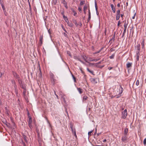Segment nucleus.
<instances>
[{
	"instance_id": "423d86ee",
	"label": "nucleus",
	"mask_w": 146,
	"mask_h": 146,
	"mask_svg": "<svg viewBox=\"0 0 146 146\" xmlns=\"http://www.w3.org/2000/svg\"><path fill=\"white\" fill-rule=\"evenodd\" d=\"M111 9L113 11V12L114 13H115V7H114L113 5V4H111L110 5Z\"/></svg>"
},
{
	"instance_id": "bf43d9fd",
	"label": "nucleus",
	"mask_w": 146,
	"mask_h": 146,
	"mask_svg": "<svg viewBox=\"0 0 146 146\" xmlns=\"http://www.w3.org/2000/svg\"><path fill=\"white\" fill-rule=\"evenodd\" d=\"M39 72H40L39 73L40 74V75L41 76V71L40 70Z\"/></svg>"
},
{
	"instance_id": "338daca9",
	"label": "nucleus",
	"mask_w": 146,
	"mask_h": 146,
	"mask_svg": "<svg viewBox=\"0 0 146 146\" xmlns=\"http://www.w3.org/2000/svg\"><path fill=\"white\" fill-rule=\"evenodd\" d=\"M123 15H122V14H121V17L122 18V17H123Z\"/></svg>"
},
{
	"instance_id": "b1692460",
	"label": "nucleus",
	"mask_w": 146,
	"mask_h": 146,
	"mask_svg": "<svg viewBox=\"0 0 146 146\" xmlns=\"http://www.w3.org/2000/svg\"><path fill=\"white\" fill-rule=\"evenodd\" d=\"M62 100L64 101V102L65 103L66 102V101H65V96H63L62 97Z\"/></svg>"
},
{
	"instance_id": "37998d69",
	"label": "nucleus",
	"mask_w": 146,
	"mask_h": 146,
	"mask_svg": "<svg viewBox=\"0 0 146 146\" xmlns=\"http://www.w3.org/2000/svg\"><path fill=\"white\" fill-rule=\"evenodd\" d=\"M78 10L80 12L82 11V8L81 7H79Z\"/></svg>"
},
{
	"instance_id": "13d9d810",
	"label": "nucleus",
	"mask_w": 146,
	"mask_h": 146,
	"mask_svg": "<svg viewBox=\"0 0 146 146\" xmlns=\"http://www.w3.org/2000/svg\"><path fill=\"white\" fill-rule=\"evenodd\" d=\"M67 53L68 54V55L69 56H71L69 52H68Z\"/></svg>"
},
{
	"instance_id": "ea45409f",
	"label": "nucleus",
	"mask_w": 146,
	"mask_h": 146,
	"mask_svg": "<svg viewBox=\"0 0 146 146\" xmlns=\"http://www.w3.org/2000/svg\"><path fill=\"white\" fill-rule=\"evenodd\" d=\"M73 12L74 13V16H76V15L77 14V13L74 11V10H73Z\"/></svg>"
},
{
	"instance_id": "9b49d317",
	"label": "nucleus",
	"mask_w": 146,
	"mask_h": 146,
	"mask_svg": "<svg viewBox=\"0 0 146 146\" xmlns=\"http://www.w3.org/2000/svg\"><path fill=\"white\" fill-rule=\"evenodd\" d=\"M86 58L88 59V61H93V58H92L88 57H87Z\"/></svg>"
},
{
	"instance_id": "4be33fe9",
	"label": "nucleus",
	"mask_w": 146,
	"mask_h": 146,
	"mask_svg": "<svg viewBox=\"0 0 146 146\" xmlns=\"http://www.w3.org/2000/svg\"><path fill=\"white\" fill-rule=\"evenodd\" d=\"M88 98L86 96H84L83 98V101H85Z\"/></svg>"
},
{
	"instance_id": "7ed1b4c3",
	"label": "nucleus",
	"mask_w": 146,
	"mask_h": 146,
	"mask_svg": "<svg viewBox=\"0 0 146 146\" xmlns=\"http://www.w3.org/2000/svg\"><path fill=\"white\" fill-rule=\"evenodd\" d=\"M61 3L63 4L64 7L66 9H67L68 8V6L67 5V3L66 1L65 0H61Z\"/></svg>"
},
{
	"instance_id": "dca6fc26",
	"label": "nucleus",
	"mask_w": 146,
	"mask_h": 146,
	"mask_svg": "<svg viewBox=\"0 0 146 146\" xmlns=\"http://www.w3.org/2000/svg\"><path fill=\"white\" fill-rule=\"evenodd\" d=\"M32 123V120L31 117H30L29 118V121H28V124H31Z\"/></svg>"
},
{
	"instance_id": "79ce46f5",
	"label": "nucleus",
	"mask_w": 146,
	"mask_h": 146,
	"mask_svg": "<svg viewBox=\"0 0 146 146\" xmlns=\"http://www.w3.org/2000/svg\"><path fill=\"white\" fill-rule=\"evenodd\" d=\"M139 55H136L137 60V61H138L139 60Z\"/></svg>"
},
{
	"instance_id": "8fccbe9b",
	"label": "nucleus",
	"mask_w": 146,
	"mask_h": 146,
	"mask_svg": "<svg viewBox=\"0 0 146 146\" xmlns=\"http://www.w3.org/2000/svg\"><path fill=\"white\" fill-rule=\"evenodd\" d=\"M12 83L13 84H15V81L14 80H11Z\"/></svg>"
},
{
	"instance_id": "a18cd8bd",
	"label": "nucleus",
	"mask_w": 146,
	"mask_h": 146,
	"mask_svg": "<svg viewBox=\"0 0 146 146\" xmlns=\"http://www.w3.org/2000/svg\"><path fill=\"white\" fill-rule=\"evenodd\" d=\"M142 46V48H143L144 47V43L143 42H142L141 43Z\"/></svg>"
},
{
	"instance_id": "58836bf2",
	"label": "nucleus",
	"mask_w": 146,
	"mask_h": 146,
	"mask_svg": "<svg viewBox=\"0 0 146 146\" xmlns=\"http://www.w3.org/2000/svg\"><path fill=\"white\" fill-rule=\"evenodd\" d=\"M143 144L145 145H146V138L144 140Z\"/></svg>"
},
{
	"instance_id": "3c124183",
	"label": "nucleus",
	"mask_w": 146,
	"mask_h": 146,
	"mask_svg": "<svg viewBox=\"0 0 146 146\" xmlns=\"http://www.w3.org/2000/svg\"><path fill=\"white\" fill-rule=\"evenodd\" d=\"M2 7L3 10H4L5 9V7L3 5H2Z\"/></svg>"
},
{
	"instance_id": "864d4df0",
	"label": "nucleus",
	"mask_w": 146,
	"mask_h": 146,
	"mask_svg": "<svg viewBox=\"0 0 146 146\" xmlns=\"http://www.w3.org/2000/svg\"><path fill=\"white\" fill-rule=\"evenodd\" d=\"M120 4L119 3H118L117 4V6L118 7H120Z\"/></svg>"
},
{
	"instance_id": "9d476101",
	"label": "nucleus",
	"mask_w": 146,
	"mask_h": 146,
	"mask_svg": "<svg viewBox=\"0 0 146 146\" xmlns=\"http://www.w3.org/2000/svg\"><path fill=\"white\" fill-rule=\"evenodd\" d=\"M115 34L113 35L112 38L110 40V41H111V43L114 41L115 40Z\"/></svg>"
},
{
	"instance_id": "4c0bfd02",
	"label": "nucleus",
	"mask_w": 146,
	"mask_h": 146,
	"mask_svg": "<svg viewBox=\"0 0 146 146\" xmlns=\"http://www.w3.org/2000/svg\"><path fill=\"white\" fill-rule=\"evenodd\" d=\"M100 60V59H94L93 58V61L96 62Z\"/></svg>"
},
{
	"instance_id": "c756f323",
	"label": "nucleus",
	"mask_w": 146,
	"mask_h": 146,
	"mask_svg": "<svg viewBox=\"0 0 146 146\" xmlns=\"http://www.w3.org/2000/svg\"><path fill=\"white\" fill-rule=\"evenodd\" d=\"M127 24L126 23V22H125L124 25V29H127Z\"/></svg>"
},
{
	"instance_id": "e433bc0d",
	"label": "nucleus",
	"mask_w": 146,
	"mask_h": 146,
	"mask_svg": "<svg viewBox=\"0 0 146 146\" xmlns=\"http://www.w3.org/2000/svg\"><path fill=\"white\" fill-rule=\"evenodd\" d=\"M87 70L88 72H90L92 74L93 73V71H90L88 68H87Z\"/></svg>"
},
{
	"instance_id": "6e6d98bb",
	"label": "nucleus",
	"mask_w": 146,
	"mask_h": 146,
	"mask_svg": "<svg viewBox=\"0 0 146 146\" xmlns=\"http://www.w3.org/2000/svg\"><path fill=\"white\" fill-rule=\"evenodd\" d=\"M114 48H111V49L110 50L111 51H114Z\"/></svg>"
},
{
	"instance_id": "ddd939ff",
	"label": "nucleus",
	"mask_w": 146,
	"mask_h": 146,
	"mask_svg": "<svg viewBox=\"0 0 146 146\" xmlns=\"http://www.w3.org/2000/svg\"><path fill=\"white\" fill-rule=\"evenodd\" d=\"M95 7L96 10V11L97 14V15H98V14H99V13L98 11L97 6V4L96 2L95 3Z\"/></svg>"
},
{
	"instance_id": "774afa93",
	"label": "nucleus",
	"mask_w": 146,
	"mask_h": 146,
	"mask_svg": "<svg viewBox=\"0 0 146 146\" xmlns=\"http://www.w3.org/2000/svg\"><path fill=\"white\" fill-rule=\"evenodd\" d=\"M78 60L79 61H81V60L80 59H79V58H78Z\"/></svg>"
},
{
	"instance_id": "69168bd1",
	"label": "nucleus",
	"mask_w": 146,
	"mask_h": 146,
	"mask_svg": "<svg viewBox=\"0 0 146 146\" xmlns=\"http://www.w3.org/2000/svg\"><path fill=\"white\" fill-rule=\"evenodd\" d=\"M125 33H123V35H122V37H123V36L124 35Z\"/></svg>"
},
{
	"instance_id": "de8ad7c7",
	"label": "nucleus",
	"mask_w": 146,
	"mask_h": 146,
	"mask_svg": "<svg viewBox=\"0 0 146 146\" xmlns=\"http://www.w3.org/2000/svg\"><path fill=\"white\" fill-rule=\"evenodd\" d=\"M91 15V13L90 12V9H88V15Z\"/></svg>"
},
{
	"instance_id": "39448f33",
	"label": "nucleus",
	"mask_w": 146,
	"mask_h": 146,
	"mask_svg": "<svg viewBox=\"0 0 146 146\" xmlns=\"http://www.w3.org/2000/svg\"><path fill=\"white\" fill-rule=\"evenodd\" d=\"M90 80L94 84H95L97 83V82L95 78H91Z\"/></svg>"
},
{
	"instance_id": "473e14b6",
	"label": "nucleus",
	"mask_w": 146,
	"mask_h": 146,
	"mask_svg": "<svg viewBox=\"0 0 146 146\" xmlns=\"http://www.w3.org/2000/svg\"><path fill=\"white\" fill-rule=\"evenodd\" d=\"M139 81L138 80H137L136 82V84L137 86H138L139 85Z\"/></svg>"
},
{
	"instance_id": "2f4dec72",
	"label": "nucleus",
	"mask_w": 146,
	"mask_h": 146,
	"mask_svg": "<svg viewBox=\"0 0 146 146\" xmlns=\"http://www.w3.org/2000/svg\"><path fill=\"white\" fill-rule=\"evenodd\" d=\"M120 15H116V19L117 20H118L119 19V17H120Z\"/></svg>"
},
{
	"instance_id": "052dcab7",
	"label": "nucleus",
	"mask_w": 146,
	"mask_h": 146,
	"mask_svg": "<svg viewBox=\"0 0 146 146\" xmlns=\"http://www.w3.org/2000/svg\"><path fill=\"white\" fill-rule=\"evenodd\" d=\"M80 62H82V63H83V64H84V62L83 61H82V60L80 61Z\"/></svg>"
},
{
	"instance_id": "5fc2aeb1",
	"label": "nucleus",
	"mask_w": 146,
	"mask_h": 146,
	"mask_svg": "<svg viewBox=\"0 0 146 146\" xmlns=\"http://www.w3.org/2000/svg\"><path fill=\"white\" fill-rule=\"evenodd\" d=\"M2 73L0 72V78L2 77Z\"/></svg>"
},
{
	"instance_id": "7c9ffc66",
	"label": "nucleus",
	"mask_w": 146,
	"mask_h": 146,
	"mask_svg": "<svg viewBox=\"0 0 146 146\" xmlns=\"http://www.w3.org/2000/svg\"><path fill=\"white\" fill-rule=\"evenodd\" d=\"M84 3H85V1H81L80 2V5H82L84 4Z\"/></svg>"
},
{
	"instance_id": "393cba45",
	"label": "nucleus",
	"mask_w": 146,
	"mask_h": 146,
	"mask_svg": "<svg viewBox=\"0 0 146 146\" xmlns=\"http://www.w3.org/2000/svg\"><path fill=\"white\" fill-rule=\"evenodd\" d=\"M86 58V56H85L84 57V56H83V58L84 59L85 61L86 62H88V59Z\"/></svg>"
},
{
	"instance_id": "f03ea898",
	"label": "nucleus",
	"mask_w": 146,
	"mask_h": 146,
	"mask_svg": "<svg viewBox=\"0 0 146 146\" xmlns=\"http://www.w3.org/2000/svg\"><path fill=\"white\" fill-rule=\"evenodd\" d=\"M137 50L136 52V55H140V46L139 44L137 46Z\"/></svg>"
},
{
	"instance_id": "a878e982",
	"label": "nucleus",
	"mask_w": 146,
	"mask_h": 146,
	"mask_svg": "<svg viewBox=\"0 0 146 146\" xmlns=\"http://www.w3.org/2000/svg\"><path fill=\"white\" fill-rule=\"evenodd\" d=\"M28 124H29V126L30 127V128L31 129H32V128L33 127V126L32 125V123Z\"/></svg>"
},
{
	"instance_id": "c03bdc74",
	"label": "nucleus",
	"mask_w": 146,
	"mask_h": 146,
	"mask_svg": "<svg viewBox=\"0 0 146 146\" xmlns=\"http://www.w3.org/2000/svg\"><path fill=\"white\" fill-rule=\"evenodd\" d=\"M65 20L66 22H68V20L67 17H65Z\"/></svg>"
},
{
	"instance_id": "09e8293b",
	"label": "nucleus",
	"mask_w": 146,
	"mask_h": 146,
	"mask_svg": "<svg viewBox=\"0 0 146 146\" xmlns=\"http://www.w3.org/2000/svg\"><path fill=\"white\" fill-rule=\"evenodd\" d=\"M64 35L66 37H67V35L66 33H64Z\"/></svg>"
},
{
	"instance_id": "0eeeda50",
	"label": "nucleus",
	"mask_w": 146,
	"mask_h": 146,
	"mask_svg": "<svg viewBox=\"0 0 146 146\" xmlns=\"http://www.w3.org/2000/svg\"><path fill=\"white\" fill-rule=\"evenodd\" d=\"M119 93L120 94H122L123 92V88H122L121 85L120 86V88L119 89Z\"/></svg>"
},
{
	"instance_id": "4468645a",
	"label": "nucleus",
	"mask_w": 146,
	"mask_h": 146,
	"mask_svg": "<svg viewBox=\"0 0 146 146\" xmlns=\"http://www.w3.org/2000/svg\"><path fill=\"white\" fill-rule=\"evenodd\" d=\"M132 63L129 62L127 64V68H129L131 67L132 66Z\"/></svg>"
},
{
	"instance_id": "c9c22d12",
	"label": "nucleus",
	"mask_w": 146,
	"mask_h": 146,
	"mask_svg": "<svg viewBox=\"0 0 146 146\" xmlns=\"http://www.w3.org/2000/svg\"><path fill=\"white\" fill-rule=\"evenodd\" d=\"M72 76L73 77V78L74 80V82H76V78L73 75H72Z\"/></svg>"
},
{
	"instance_id": "a19ab883",
	"label": "nucleus",
	"mask_w": 146,
	"mask_h": 146,
	"mask_svg": "<svg viewBox=\"0 0 146 146\" xmlns=\"http://www.w3.org/2000/svg\"><path fill=\"white\" fill-rule=\"evenodd\" d=\"M102 49V48L101 49H100V50H99L98 51L95 52V53H94V54H97L98 53L100 52L101 51Z\"/></svg>"
},
{
	"instance_id": "1a4fd4ad",
	"label": "nucleus",
	"mask_w": 146,
	"mask_h": 146,
	"mask_svg": "<svg viewBox=\"0 0 146 146\" xmlns=\"http://www.w3.org/2000/svg\"><path fill=\"white\" fill-rule=\"evenodd\" d=\"M40 43L42 44V40H43V36H40Z\"/></svg>"
},
{
	"instance_id": "f8f14e48",
	"label": "nucleus",
	"mask_w": 146,
	"mask_h": 146,
	"mask_svg": "<svg viewBox=\"0 0 146 146\" xmlns=\"http://www.w3.org/2000/svg\"><path fill=\"white\" fill-rule=\"evenodd\" d=\"M87 6L86 5H85L84 7V13L85 14H86V11L87 9Z\"/></svg>"
},
{
	"instance_id": "c85d7f7f",
	"label": "nucleus",
	"mask_w": 146,
	"mask_h": 146,
	"mask_svg": "<svg viewBox=\"0 0 146 146\" xmlns=\"http://www.w3.org/2000/svg\"><path fill=\"white\" fill-rule=\"evenodd\" d=\"M115 56V54H113L111 56H110V58L113 59L114 58Z\"/></svg>"
},
{
	"instance_id": "4d7b16f0",
	"label": "nucleus",
	"mask_w": 146,
	"mask_h": 146,
	"mask_svg": "<svg viewBox=\"0 0 146 146\" xmlns=\"http://www.w3.org/2000/svg\"><path fill=\"white\" fill-rule=\"evenodd\" d=\"M126 29H124L123 31V33H125L126 32Z\"/></svg>"
},
{
	"instance_id": "aec40b11",
	"label": "nucleus",
	"mask_w": 146,
	"mask_h": 146,
	"mask_svg": "<svg viewBox=\"0 0 146 146\" xmlns=\"http://www.w3.org/2000/svg\"><path fill=\"white\" fill-rule=\"evenodd\" d=\"M70 127L71 129V130L72 131V133H74V129H73V125L72 124L70 125Z\"/></svg>"
},
{
	"instance_id": "603ef678",
	"label": "nucleus",
	"mask_w": 146,
	"mask_h": 146,
	"mask_svg": "<svg viewBox=\"0 0 146 146\" xmlns=\"http://www.w3.org/2000/svg\"><path fill=\"white\" fill-rule=\"evenodd\" d=\"M135 14L134 15V16L132 17V18L133 19H135Z\"/></svg>"
},
{
	"instance_id": "0e129e2a",
	"label": "nucleus",
	"mask_w": 146,
	"mask_h": 146,
	"mask_svg": "<svg viewBox=\"0 0 146 146\" xmlns=\"http://www.w3.org/2000/svg\"><path fill=\"white\" fill-rule=\"evenodd\" d=\"M23 144L24 146H26V145L25 144V143H23Z\"/></svg>"
},
{
	"instance_id": "5701e85b",
	"label": "nucleus",
	"mask_w": 146,
	"mask_h": 146,
	"mask_svg": "<svg viewBox=\"0 0 146 146\" xmlns=\"http://www.w3.org/2000/svg\"><path fill=\"white\" fill-rule=\"evenodd\" d=\"M68 24L69 26L70 27H72L73 26V24L71 23H68Z\"/></svg>"
},
{
	"instance_id": "bb28decb",
	"label": "nucleus",
	"mask_w": 146,
	"mask_h": 146,
	"mask_svg": "<svg viewBox=\"0 0 146 146\" xmlns=\"http://www.w3.org/2000/svg\"><path fill=\"white\" fill-rule=\"evenodd\" d=\"M74 136H75L76 138H77V136L76 133V132L75 129H74V133H73Z\"/></svg>"
},
{
	"instance_id": "412c9836",
	"label": "nucleus",
	"mask_w": 146,
	"mask_h": 146,
	"mask_svg": "<svg viewBox=\"0 0 146 146\" xmlns=\"http://www.w3.org/2000/svg\"><path fill=\"white\" fill-rule=\"evenodd\" d=\"M57 2V0H52V3L55 5H56Z\"/></svg>"
},
{
	"instance_id": "680f3d73",
	"label": "nucleus",
	"mask_w": 146,
	"mask_h": 146,
	"mask_svg": "<svg viewBox=\"0 0 146 146\" xmlns=\"http://www.w3.org/2000/svg\"><path fill=\"white\" fill-rule=\"evenodd\" d=\"M80 62H82V63H83V64H84V62L83 61H82V60L80 61Z\"/></svg>"
},
{
	"instance_id": "6e6552de",
	"label": "nucleus",
	"mask_w": 146,
	"mask_h": 146,
	"mask_svg": "<svg viewBox=\"0 0 146 146\" xmlns=\"http://www.w3.org/2000/svg\"><path fill=\"white\" fill-rule=\"evenodd\" d=\"M77 89L80 94H82L83 93V92L82 89L80 88H77Z\"/></svg>"
},
{
	"instance_id": "cd10ccee",
	"label": "nucleus",
	"mask_w": 146,
	"mask_h": 146,
	"mask_svg": "<svg viewBox=\"0 0 146 146\" xmlns=\"http://www.w3.org/2000/svg\"><path fill=\"white\" fill-rule=\"evenodd\" d=\"M120 10H118L117 12V15H120Z\"/></svg>"
},
{
	"instance_id": "72a5a7b5",
	"label": "nucleus",
	"mask_w": 146,
	"mask_h": 146,
	"mask_svg": "<svg viewBox=\"0 0 146 146\" xmlns=\"http://www.w3.org/2000/svg\"><path fill=\"white\" fill-rule=\"evenodd\" d=\"M91 19V15H88V22L90 21Z\"/></svg>"
},
{
	"instance_id": "f704fd0d",
	"label": "nucleus",
	"mask_w": 146,
	"mask_h": 146,
	"mask_svg": "<svg viewBox=\"0 0 146 146\" xmlns=\"http://www.w3.org/2000/svg\"><path fill=\"white\" fill-rule=\"evenodd\" d=\"M92 131H93L92 130V131H89L88 132V135L89 136H90L91 135V133H92Z\"/></svg>"
},
{
	"instance_id": "e2e57ef3",
	"label": "nucleus",
	"mask_w": 146,
	"mask_h": 146,
	"mask_svg": "<svg viewBox=\"0 0 146 146\" xmlns=\"http://www.w3.org/2000/svg\"><path fill=\"white\" fill-rule=\"evenodd\" d=\"M120 23V21H119L118 23V25H119V24Z\"/></svg>"
},
{
	"instance_id": "20e7f679",
	"label": "nucleus",
	"mask_w": 146,
	"mask_h": 146,
	"mask_svg": "<svg viewBox=\"0 0 146 146\" xmlns=\"http://www.w3.org/2000/svg\"><path fill=\"white\" fill-rule=\"evenodd\" d=\"M13 75L14 77L15 78H16L17 79H18L19 80V75H18L17 74V73L15 72H13Z\"/></svg>"
},
{
	"instance_id": "49530a36",
	"label": "nucleus",
	"mask_w": 146,
	"mask_h": 146,
	"mask_svg": "<svg viewBox=\"0 0 146 146\" xmlns=\"http://www.w3.org/2000/svg\"><path fill=\"white\" fill-rule=\"evenodd\" d=\"M48 33L50 35L51 33L50 29H49L48 30Z\"/></svg>"
},
{
	"instance_id": "2eb2a0df",
	"label": "nucleus",
	"mask_w": 146,
	"mask_h": 146,
	"mask_svg": "<svg viewBox=\"0 0 146 146\" xmlns=\"http://www.w3.org/2000/svg\"><path fill=\"white\" fill-rule=\"evenodd\" d=\"M23 137L24 138V140H25V141L26 142V143H27V137L26 136H25V135H23Z\"/></svg>"
},
{
	"instance_id": "f257e3e1",
	"label": "nucleus",
	"mask_w": 146,
	"mask_h": 146,
	"mask_svg": "<svg viewBox=\"0 0 146 146\" xmlns=\"http://www.w3.org/2000/svg\"><path fill=\"white\" fill-rule=\"evenodd\" d=\"M122 115L121 116V118L123 119H125V118H126L127 115V110H125L122 112Z\"/></svg>"
},
{
	"instance_id": "f3484780",
	"label": "nucleus",
	"mask_w": 146,
	"mask_h": 146,
	"mask_svg": "<svg viewBox=\"0 0 146 146\" xmlns=\"http://www.w3.org/2000/svg\"><path fill=\"white\" fill-rule=\"evenodd\" d=\"M128 132V129L127 128H126L125 129L124 131V133L125 135H126Z\"/></svg>"
},
{
	"instance_id": "a211bd4d",
	"label": "nucleus",
	"mask_w": 146,
	"mask_h": 146,
	"mask_svg": "<svg viewBox=\"0 0 146 146\" xmlns=\"http://www.w3.org/2000/svg\"><path fill=\"white\" fill-rule=\"evenodd\" d=\"M126 139H127V138H126V136H125L124 137H122V141H125V140H126Z\"/></svg>"
},
{
	"instance_id": "6ab92c4d",
	"label": "nucleus",
	"mask_w": 146,
	"mask_h": 146,
	"mask_svg": "<svg viewBox=\"0 0 146 146\" xmlns=\"http://www.w3.org/2000/svg\"><path fill=\"white\" fill-rule=\"evenodd\" d=\"M50 78L53 80V81H54V75L52 73H51L50 74Z\"/></svg>"
}]
</instances>
